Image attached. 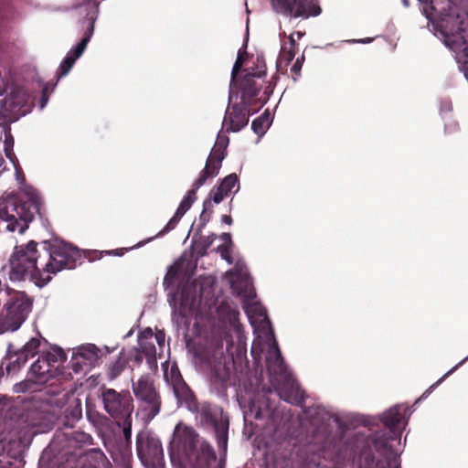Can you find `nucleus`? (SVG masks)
Masks as SVG:
<instances>
[{
  "label": "nucleus",
  "instance_id": "6e6d98bb",
  "mask_svg": "<svg viewBox=\"0 0 468 468\" xmlns=\"http://www.w3.org/2000/svg\"><path fill=\"white\" fill-rule=\"evenodd\" d=\"M221 221L225 224L231 225L232 224V218L229 215H223L221 217Z\"/></svg>",
  "mask_w": 468,
  "mask_h": 468
},
{
  "label": "nucleus",
  "instance_id": "0eeeda50",
  "mask_svg": "<svg viewBox=\"0 0 468 468\" xmlns=\"http://www.w3.org/2000/svg\"><path fill=\"white\" fill-rule=\"evenodd\" d=\"M199 443L198 434L196 431L182 422H179L173 433L169 446L171 458L184 459L192 462L196 454V449Z\"/></svg>",
  "mask_w": 468,
  "mask_h": 468
},
{
  "label": "nucleus",
  "instance_id": "393cba45",
  "mask_svg": "<svg viewBox=\"0 0 468 468\" xmlns=\"http://www.w3.org/2000/svg\"><path fill=\"white\" fill-rule=\"evenodd\" d=\"M42 341L46 339L38 333L37 336L30 338L20 349H18L23 355L27 356V358H32L39 353V348Z\"/></svg>",
  "mask_w": 468,
  "mask_h": 468
},
{
  "label": "nucleus",
  "instance_id": "a878e982",
  "mask_svg": "<svg viewBox=\"0 0 468 468\" xmlns=\"http://www.w3.org/2000/svg\"><path fill=\"white\" fill-rule=\"evenodd\" d=\"M184 267V261L178 260L169 266L166 274L164 278V285H173L181 277Z\"/></svg>",
  "mask_w": 468,
  "mask_h": 468
},
{
  "label": "nucleus",
  "instance_id": "bf43d9fd",
  "mask_svg": "<svg viewBox=\"0 0 468 468\" xmlns=\"http://www.w3.org/2000/svg\"><path fill=\"white\" fill-rule=\"evenodd\" d=\"M154 239V237H152V238H149L147 240H144V241H141L139 242L135 247H142L144 246V244H146L147 242L153 240Z\"/></svg>",
  "mask_w": 468,
  "mask_h": 468
},
{
  "label": "nucleus",
  "instance_id": "aec40b11",
  "mask_svg": "<svg viewBox=\"0 0 468 468\" xmlns=\"http://www.w3.org/2000/svg\"><path fill=\"white\" fill-rule=\"evenodd\" d=\"M297 43L293 37V34L288 37V40L284 41L281 47L279 58L277 61L278 68H287L295 57L297 50Z\"/></svg>",
  "mask_w": 468,
  "mask_h": 468
},
{
  "label": "nucleus",
  "instance_id": "13d9d810",
  "mask_svg": "<svg viewBox=\"0 0 468 468\" xmlns=\"http://www.w3.org/2000/svg\"><path fill=\"white\" fill-rule=\"evenodd\" d=\"M5 370V362L3 359L2 363L0 364V377H3Z\"/></svg>",
  "mask_w": 468,
  "mask_h": 468
},
{
  "label": "nucleus",
  "instance_id": "a211bd4d",
  "mask_svg": "<svg viewBox=\"0 0 468 468\" xmlns=\"http://www.w3.org/2000/svg\"><path fill=\"white\" fill-rule=\"evenodd\" d=\"M4 360L5 362V371L8 375L17 373L28 361L27 356L23 355L18 349H15L12 344L8 345Z\"/></svg>",
  "mask_w": 468,
  "mask_h": 468
},
{
  "label": "nucleus",
  "instance_id": "2f4dec72",
  "mask_svg": "<svg viewBox=\"0 0 468 468\" xmlns=\"http://www.w3.org/2000/svg\"><path fill=\"white\" fill-rule=\"evenodd\" d=\"M269 122V114L263 113L255 120H253L251 123V129L258 135H263L268 128Z\"/></svg>",
  "mask_w": 468,
  "mask_h": 468
},
{
  "label": "nucleus",
  "instance_id": "f3484780",
  "mask_svg": "<svg viewBox=\"0 0 468 468\" xmlns=\"http://www.w3.org/2000/svg\"><path fill=\"white\" fill-rule=\"evenodd\" d=\"M282 399L294 405H301L304 402V393L300 385L292 380L286 379L278 390Z\"/></svg>",
  "mask_w": 468,
  "mask_h": 468
},
{
  "label": "nucleus",
  "instance_id": "4468645a",
  "mask_svg": "<svg viewBox=\"0 0 468 468\" xmlns=\"http://www.w3.org/2000/svg\"><path fill=\"white\" fill-rule=\"evenodd\" d=\"M266 75V66L263 61L256 68H250L239 82V90L241 93V101L250 104L256 98L261 89V85L257 82L256 78L261 79Z\"/></svg>",
  "mask_w": 468,
  "mask_h": 468
},
{
  "label": "nucleus",
  "instance_id": "e2e57ef3",
  "mask_svg": "<svg viewBox=\"0 0 468 468\" xmlns=\"http://www.w3.org/2000/svg\"><path fill=\"white\" fill-rule=\"evenodd\" d=\"M407 410H408L407 408L403 409L404 413H406Z\"/></svg>",
  "mask_w": 468,
  "mask_h": 468
},
{
  "label": "nucleus",
  "instance_id": "58836bf2",
  "mask_svg": "<svg viewBox=\"0 0 468 468\" xmlns=\"http://www.w3.org/2000/svg\"><path fill=\"white\" fill-rule=\"evenodd\" d=\"M182 215H178V212L176 211L175 215L167 222L165 228L156 235V237L164 235L165 233H167L170 230L174 229L177 223L179 222V220L182 218Z\"/></svg>",
  "mask_w": 468,
  "mask_h": 468
},
{
  "label": "nucleus",
  "instance_id": "7ed1b4c3",
  "mask_svg": "<svg viewBox=\"0 0 468 468\" xmlns=\"http://www.w3.org/2000/svg\"><path fill=\"white\" fill-rule=\"evenodd\" d=\"M37 217L44 228L50 227L43 197L36 189L8 197L0 209V221L5 222L6 229L11 232L24 233Z\"/></svg>",
  "mask_w": 468,
  "mask_h": 468
},
{
  "label": "nucleus",
  "instance_id": "bb28decb",
  "mask_svg": "<svg viewBox=\"0 0 468 468\" xmlns=\"http://www.w3.org/2000/svg\"><path fill=\"white\" fill-rule=\"evenodd\" d=\"M41 356L46 362H48V366L54 372L58 367V364L67 359V356L61 348H52L50 351L42 353Z\"/></svg>",
  "mask_w": 468,
  "mask_h": 468
},
{
  "label": "nucleus",
  "instance_id": "423d86ee",
  "mask_svg": "<svg viewBox=\"0 0 468 468\" xmlns=\"http://www.w3.org/2000/svg\"><path fill=\"white\" fill-rule=\"evenodd\" d=\"M133 391L138 401V414L146 421L152 420L160 411L161 398L156 391L154 380L144 375L133 382Z\"/></svg>",
  "mask_w": 468,
  "mask_h": 468
},
{
  "label": "nucleus",
  "instance_id": "79ce46f5",
  "mask_svg": "<svg viewBox=\"0 0 468 468\" xmlns=\"http://www.w3.org/2000/svg\"><path fill=\"white\" fill-rule=\"evenodd\" d=\"M467 359L464 358L463 361H461L458 365H456L454 367H452L450 371H448L445 375H443L437 382H435L433 385H431L423 394L422 396L420 397V399H424L426 398L430 393L431 391L436 388L438 385H440L448 376H450L460 365H462L465 360Z\"/></svg>",
  "mask_w": 468,
  "mask_h": 468
},
{
  "label": "nucleus",
  "instance_id": "cd10ccee",
  "mask_svg": "<svg viewBox=\"0 0 468 468\" xmlns=\"http://www.w3.org/2000/svg\"><path fill=\"white\" fill-rule=\"evenodd\" d=\"M118 427L122 429V434L124 439V447L126 450L130 451L132 447V426H133V419L132 415L129 417L123 418V420H120V421H115Z\"/></svg>",
  "mask_w": 468,
  "mask_h": 468
},
{
  "label": "nucleus",
  "instance_id": "09e8293b",
  "mask_svg": "<svg viewBox=\"0 0 468 468\" xmlns=\"http://www.w3.org/2000/svg\"><path fill=\"white\" fill-rule=\"evenodd\" d=\"M73 439L79 442H88L91 440V437L85 432H74Z\"/></svg>",
  "mask_w": 468,
  "mask_h": 468
},
{
  "label": "nucleus",
  "instance_id": "4d7b16f0",
  "mask_svg": "<svg viewBox=\"0 0 468 468\" xmlns=\"http://www.w3.org/2000/svg\"><path fill=\"white\" fill-rule=\"evenodd\" d=\"M372 41V38L370 37H367V38H365V39H352V40H348L347 42H350V43H369Z\"/></svg>",
  "mask_w": 468,
  "mask_h": 468
},
{
  "label": "nucleus",
  "instance_id": "4c0bfd02",
  "mask_svg": "<svg viewBox=\"0 0 468 468\" xmlns=\"http://www.w3.org/2000/svg\"><path fill=\"white\" fill-rule=\"evenodd\" d=\"M303 61L304 55L303 54L301 57L296 58L295 62L291 68L292 78L293 79L294 81L297 80V79L301 76Z\"/></svg>",
  "mask_w": 468,
  "mask_h": 468
},
{
  "label": "nucleus",
  "instance_id": "8fccbe9b",
  "mask_svg": "<svg viewBox=\"0 0 468 468\" xmlns=\"http://www.w3.org/2000/svg\"><path fill=\"white\" fill-rule=\"evenodd\" d=\"M154 339L156 343L158 344L159 347L163 349L165 343V334L164 331H157L154 335Z\"/></svg>",
  "mask_w": 468,
  "mask_h": 468
},
{
  "label": "nucleus",
  "instance_id": "5fc2aeb1",
  "mask_svg": "<svg viewBox=\"0 0 468 468\" xmlns=\"http://www.w3.org/2000/svg\"><path fill=\"white\" fill-rule=\"evenodd\" d=\"M220 238H221V239H223L225 241V244L232 245L230 233H226V232L222 233Z\"/></svg>",
  "mask_w": 468,
  "mask_h": 468
},
{
  "label": "nucleus",
  "instance_id": "9d476101",
  "mask_svg": "<svg viewBox=\"0 0 468 468\" xmlns=\"http://www.w3.org/2000/svg\"><path fill=\"white\" fill-rule=\"evenodd\" d=\"M199 415L202 423L212 428L218 449L226 452L229 440V417L224 414L220 407L210 404H203Z\"/></svg>",
  "mask_w": 468,
  "mask_h": 468
},
{
  "label": "nucleus",
  "instance_id": "49530a36",
  "mask_svg": "<svg viewBox=\"0 0 468 468\" xmlns=\"http://www.w3.org/2000/svg\"><path fill=\"white\" fill-rule=\"evenodd\" d=\"M153 338H154L153 330L150 327H148V328H145L144 331L140 332V334L138 335V342L152 341Z\"/></svg>",
  "mask_w": 468,
  "mask_h": 468
},
{
  "label": "nucleus",
  "instance_id": "de8ad7c7",
  "mask_svg": "<svg viewBox=\"0 0 468 468\" xmlns=\"http://www.w3.org/2000/svg\"><path fill=\"white\" fill-rule=\"evenodd\" d=\"M229 139L226 135L218 134L214 146H217L218 148H222V149L226 150L227 146L229 144Z\"/></svg>",
  "mask_w": 468,
  "mask_h": 468
},
{
  "label": "nucleus",
  "instance_id": "a18cd8bd",
  "mask_svg": "<svg viewBox=\"0 0 468 468\" xmlns=\"http://www.w3.org/2000/svg\"><path fill=\"white\" fill-rule=\"evenodd\" d=\"M216 238H217L216 234L211 233L210 235H208L207 237H206L204 239L202 251H199L201 256H204L207 254V250L211 246V244L214 242Z\"/></svg>",
  "mask_w": 468,
  "mask_h": 468
},
{
  "label": "nucleus",
  "instance_id": "f704fd0d",
  "mask_svg": "<svg viewBox=\"0 0 468 468\" xmlns=\"http://www.w3.org/2000/svg\"><path fill=\"white\" fill-rule=\"evenodd\" d=\"M37 381L32 380V379H26L24 381H21L19 383H16L14 386V390L16 393H26L27 391H30L34 388L36 383Z\"/></svg>",
  "mask_w": 468,
  "mask_h": 468
},
{
  "label": "nucleus",
  "instance_id": "3c124183",
  "mask_svg": "<svg viewBox=\"0 0 468 468\" xmlns=\"http://www.w3.org/2000/svg\"><path fill=\"white\" fill-rule=\"evenodd\" d=\"M131 356V360L133 359L136 364H141L143 361V353L140 349L135 348L133 353H127Z\"/></svg>",
  "mask_w": 468,
  "mask_h": 468
},
{
  "label": "nucleus",
  "instance_id": "603ef678",
  "mask_svg": "<svg viewBox=\"0 0 468 468\" xmlns=\"http://www.w3.org/2000/svg\"><path fill=\"white\" fill-rule=\"evenodd\" d=\"M127 250H128V249L122 248V249H116V250H106L104 252L108 255L122 256Z\"/></svg>",
  "mask_w": 468,
  "mask_h": 468
},
{
  "label": "nucleus",
  "instance_id": "5701e85b",
  "mask_svg": "<svg viewBox=\"0 0 468 468\" xmlns=\"http://www.w3.org/2000/svg\"><path fill=\"white\" fill-rule=\"evenodd\" d=\"M266 362L269 370L274 373H282L284 370V361L279 349L278 344L274 341L270 346Z\"/></svg>",
  "mask_w": 468,
  "mask_h": 468
},
{
  "label": "nucleus",
  "instance_id": "20e7f679",
  "mask_svg": "<svg viewBox=\"0 0 468 468\" xmlns=\"http://www.w3.org/2000/svg\"><path fill=\"white\" fill-rule=\"evenodd\" d=\"M99 5L100 0H83V3L76 6L80 16H82L79 23L83 31V37L80 41L68 52L67 56L61 61L57 70V77L58 79L66 76L69 72L76 60L85 51L94 32V24L99 15Z\"/></svg>",
  "mask_w": 468,
  "mask_h": 468
},
{
  "label": "nucleus",
  "instance_id": "6e6552de",
  "mask_svg": "<svg viewBox=\"0 0 468 468\" xmlns=\"http://www.w3.org/2000/svg\"><path fill=\"white\" fill-rule=\"evenodd\" d=\"M273 10L289 19L306 20L321 15L319 0H271Z\"/></svg>",
  "mask_w": 468,
  "mask_h": 468
},
{
  "label": "nucleus",
  "instance_id": "a19ab883",
  "mask_svg": "<svg viewBox=\"0 0 468 468\" xmlns=\"http://www.w3.org/2000/svg\"><path fill=\"white\" fill-rule=\"evenodd\" d=\"M277 79H278L277 76H273L271 80L265 83L264 91H263L264 98L260 99V101H261L262 104H264L269 100L271 94L272 93Z\"/></svg>",
  "mask_w": 468,
  "mask_h": 468
},
{
  "label": "nucleus",
  "instance_id": "6ab92c4d",
  "mask_svg": "<svg viewBox=\"0 0 468 468\" xmlns=\"http://www.w3.org/2000/svg\"><path fill=\"white\" fill-rule=\"evenodd\" d=\"M216 452L213 447L207 441L199 444V449H196V454L192 461H196L197 468H209L212 462L216 461Z\"/></svg>",
  "mask_w": 468,
  "mask_h": 468
},
{
  "label": "nucleus",
  "instance_id": "c03bdc74",
  "mask_svg": "<svg viewBox=\"0 0 468 468\" xmlns=\"http://www.w3.org/2000/svg\"><path fill=\"white\" fill-rule=\"evenodd\" d=\"M230 247L231 245L229 244H221L217 248V251L220 253L221 258L227 261L229 264L233 261L230 255Z\"/></svg>",
  "mask_w": 468,
  "mask_h": 468
},
{
  "label": "nucleus",
  "instance_id": "39448f33",
  "mask_svg": "<svg viewBox=\"0 0 468 468\" xmlns=\"http://www.w3.org/2000/svg\"><path fill=\"white\" fill-rule=\"evenodd\" d=\"M7 299L2 308L0 331L18 330L32 311L33 300L25 292L6 289Z\"/></svg>",
  "mask_w": 468,
  "mask_h": 468
},
{
  "label": "nucleus",
  "instance_id": "4be33fe9",
  "mask_svg": "<svg viewBox=\"0 0 468 468\" xmlns=\"http://www.w3.org/2000/svg\"><path fill=\"white\" fill-rule=\"evenodd\" d=\"M131 356L122 349L117 358L111 362L107 367V377L109 379L113 380L117 378L126 368Z\"/></svg>",
  "mask_w": 468,
  "mask_h": 468
},
{
  "label": "nucleus",
  "instance_id": "9b49d317",
  "mask_svg": "<svg viewBox=\"0 0 468 468\" xmlns=\"http://www.w3.org/2000/svg\"><path fill=\"white\" fill-rule=\"evenodd\" d=\"M136 452L141 463L147 468L159 465L164 461L162 443L149 430H142L137 433Z\"/></svg>",
  "mask_w": 468,
  "mask_h": 468
},
{
  "label": "nucleus",
  "instance_id": "c85d7f7f",
  "mask_svg": "<svg viewBox=\"0 0 468 468\" xmlns=\"http://www.w3.org/2000/svg\"><path fill=\"white\" fill-rule=\"evenodd\" d=\"M199 187L195 186V182L192 185V189L188 190L186 197L183 198L181 203L179 204V207L176 209V212H178V215L184 216L186 212L191 207L192 204L197 199V190Z\"/></svg>",
  "mask_w": 468,
  "mask_h": 468
},
{
  "label": "nucleus",
  "instance_id": "f03ea898",
  "mask_svg": "<svg viewBox=\"0 0 468 468\" xmlns=\"http://www.w3.org/2000/svg\"><path fill=\"white\" fill-rule=\"evenodd\" d=\"M401 410L397 405L385 411L380 417L382 429L357 431L348 439L347 447L358 468H398L393 442L400 440Z\"/></svg>",
  "mask_w": 468,
  "mask_h": 468
},
{
  "label": "nucleus",
  "instance_id": "b1692460",
  "mask_svg": "<svg viewBox=\"0 0 468 468\" xmlns=\"http://www.w3.org/2000/svg\"><path fill=\"white\" fill-rule=\"evenodd\" d=\"M81 414L82 409L80 399L72 398V401L65 410V418L67 420L64 424L72 426L75 421L81 418Z\"/></svg>",
  "mask_w": 468,
  "mask_h": 468
},
{
  "label": "nucleus",
  "instance_id": "412c9836",
  "mask_svg": "<svg viewBox=\"0 0 468 468\" xmlns=\"http://www.w3.org/2000/svg\"><path fill=\"white\" fill-rule=\"evenodd\" d=\"M29 373L38 383H46L54 376V371L48 366V362H46L42 356H39L38 358L31 365Z\"/></svg>",
  "mask_w": 468,
  "mask_h": 468
},
{
  "label": "nucleus",
  "instance_id": "ea45409f",
  "mask_svg": "<svg viewBox=\"0 0 468 468\" xmlns=\"http://www.w3.org/2000/svg\"><path fill=\"white\" fill-rule=\"evenodd\" d=\"M243 64V55L240 51H239L238 58L233 65L231 71V84L235 83L237 80L238 73L239 72Z\"/></svg>",
  "mask_w": 468,
  "mask_h": 468
},
{
  "label": "nucleus",
  "instance_id": "1a4fd4ad",
  "mask_svg": "<svg viewBox=\"0 0 468 468\" xmlns=\"http://www.w3.org/2000/svg\"><path fill=\"white\" fill-rule=\"evenodd\" d=\"M101 398L104 410L115 420L120 421L133 412V399L128 390L117 391L114 388H101Z\"/></svg>",
  "mask_w": 468,
  "mask_h": 468
},
{
  "label": "nucleus",
  "instance_id": "f257e3e1",
  "mask_svg": "<svg viewBox=\"0 0 468 468\" xmlns=\"http://www.w3.org/2000/svg\"><path fill=\"white\" fill-rule=\"evenodd\" d=\"M30 240L25 245L16 246L8 263L2 272L12 282L29 279L38 287L47 285L52 276L68 269H75L81 258L76 247L63 241Z\"/></svg>",
  "mask_w": 468,
  "mask_h": 468
},
{
  "label": "nucleus",
  "instance_id": "37998d69",
  "mask_svg": "<svg viewBox=\"0 0 468 468\" xmlns=\"http://www.w3.org/2000/svg\"><path fill=\"white\" fill-rule=\"evenodd\" d=\"M229 194H225V191L221 189L220 186H218L217 188H213L210 192V199L216 204L220 203L225 197H227Z\"/></svg>",
  "mask_w": 468,
  "mask_h": 468
},
{
  "label": "nucleus",
  "instance_id": "864d4df0",
  "mask_svg": "<svg viewBox=\"0 0 468 468\" xmlns=\"http://www.w3.org/2000/svg\"><path fill=\"white\" fill-rule=\"evenodd\" d=\"M48 85H46L42 90V98H41V107H44L48 101Z\"/></svg>",
  "mask_w": 468,
  "mask_h": 468
},
{
  "label": "nucleus",
  "instance_id": "473e14b6",
  "mask_svg": "<svg viewBox=\"0 0 468 468\" xmlns=\"http://www.w3.org/2000/svg\"><path fill=\"white\" fill-rule=\"evenodd\" d=\"M213 214L212 203L210 199H205L203 203V210L199 216V226L204 228L210 220Z\"/></svg>",
  "mask_w": 468,
  "mask_h": 468
},
{
  "label": "nucleus",
  "instance_id": "c756f323",
  "mask_svg": "<svg viewBox=\"0 0 468 468\" xmlns=\"http://www.w3.org/2000/svg\"><path fill=\"white\" fill-rule=\"evenodd\" d=\"M172 385L174 392L178 399H187L190 389L180 375L173 377Z\"/></svg>",
  "mask_w": 468,
  "mask_h": 468
},
{
  "label": "nucleus",
  "instance_id": "052dcab7",
  "mask_svg": "<svg viewBox=\"0 0 468 468\" xmlns=\"http://www.w3.org/2000/svg\"><path fill=\"white\" fill-rule=\"evenodd\" d=\"M292 34L294 35V33H292ZM295 34L297 35L298 38H301L303 36V33L300 31L295 32Z\"/></svg>",
  "mask_w": 468,
  "mask_h": 468
},
{
  "label": "nucleus",
  "instance_id": "72a5a7b5",
  "mask_svg": "<svg viewBox=\"0 0 468 468\" xmlns=\"http://www.w3.org/2000/svg\"><path fill=\"white\" fill-rule=\"evenodd\" d=\"M239 183V178L236 174L227 176L219 184L218 186L225 191V194H229L232 188Z\"/></svg>",
  "mask_w": 468,
  "mask_h": 468
},
{
  "label": "nucleus",
  "instance_id": "7c9ffc66",
  "mask_svg": "<svg viewBox=\"0 0 468 468\" xmlns=\"http://www.w3.org/2000/svg\"><path fill=\"white\" fill-rule=\"evenodd\" d=\"M140 350L146 356L148 363L156 362V347L152 341L138 342Z\"/></svg>",
  "mask_w": 468,
  "mask_h": 468
},
{
  "label": "nucleus",
  "instance_id": "dca6fc26",
  "mask_svg": "<svg viewBox=\"0 0 468 468\" xmlns=\"http://www.w3.org/2000/svg\"><path fill=\"white\" fill-rule=\"evenodd\" d=\"M226 156V150L214 146L208 155L204 169L195 180V186L201 187L208 178L217 176Z\"/></svg>",
  "mask_w": 468,
  "mask_h": 468
},
{
  "label": "nucleus",
  "instance_id": "c9c22d12",
  "mask_svg": "<svg viewBox=\"0 0 468 468\" xmlns=\"http://www.w3.org/2000/svg\"><path fill=\"white\" fill-rule=\"evenodd\" d=\"M14 137L11 133V130L10 128H5V141H4V145H5V152L7 155V157H11V152L13 150V147H14Z\"/></svg>",
  "mask_w": 468,
  "mask_h": 468
},
{
  "label": "nucleus",
  "instance_id": "680f3d73",
  "mask_svg": "<svg viewBox=\"0 0 468 468\" xmlns=\"http://www.w3.org/2000/svg\"><path fill=\"white\" fill-rule=\"evenodd\" d=\"M0 161L4 162L2 155H0Z\"/></svg>",
  "mask_w": 468,
  "mask_h": 468
},
{
  "label": "nucleus",
  "instance_id": "2eb2a0df",
  "mask_svg": "<svg viewBox=\"0 0 468 468\" xmlns=\"http://www.w3.org/2000/svg\"><path fill=\"white\" fill-rule=\"evenodd\" d=\"M248 106V103L241 101L228 107L222 123L227 133L239 132L248 124L250 116Z\"/></svg>",
  "mask_w": 468,
  "mask_h": 468
},
{
  "label": "nucleus",
  "instance_id": "f8f14e48",
  "mask_svg": "<svg viewBox=\"0 0 468 468\" xmlns=\"http://www.w3.org/2000/svg\"><path fill=\"white\" fill-rule=\"evenodd\" d=\"M207 363L209 367L211 384L218 391L226 389L230 378L233 357L225 354L222 342L208 356Z\"/></svg>",
  "mask_w": 468,
  "mask_h": 468
},
{
  "label": "nucleus",
  "instance_id": "ddd939ff",
  "mask_svg": "<svg viewBox=\"0 0 468 468\" xmlns=\"http://www.w3.org/2000/svg\"><path fill=\"white\" fill-rule=\"evenodd\" d=\"M101 350L93 344L79 346L70 359V367L76 374H86L94 367L100 357Z\"/></svg>",
  "mask_w": 468,
  "mask_h": 468
},
{
  "label": "nucleus",
  "instance_id": "e433bc0d",
  "mask_svg": "<svg viewBox=\"0 0 468 468\" xmlns=\"http://www.w3.org/2000/svg\"><path fill=\"white\" fill-rule=\"evenodd\" d=\"M81 254L80 260L78 261L77 265L81 264L82 258H87L89 261H94L97 260H100L102 257L103 251L99 250H87V251H80L78 248H76Z\"/></svg>",
  "mask_w": 468,
  "mask_h": 468
}]
</instances>
